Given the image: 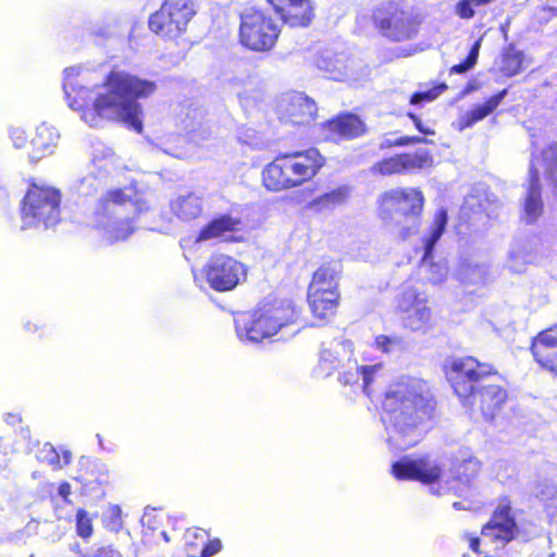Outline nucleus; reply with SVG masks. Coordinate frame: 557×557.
Instances as JSON below:
<instances>
[{"instance_id":"nucleus-1","label":"nucleus","mask_w":557,"mask_h":557,"mask_svg":"<svg viewBox=\"0 0 557 557\" xmlns=\"http://www.w3.org/2000/svg\"><path fill=\"white\" fill-rule=\"evenodd\" d=\"M102 86L106 92L94 97L90 88L83 86L67 88L64 85L69 106L81 112L82 119L91 126H96L103 119L116 116L128 128L141 134L143 112L137 100L154 94L157 84L114 66L103 78Z\"/></svg>"},{"instance_id":"nucleus-2","label":"nucleus","mask_w":557,"mask_h":557,"mask_svg":"<svg viewBox=\"0 0 557 557\" xmlns=\"http://www.w3.org/2000/svg\"><path fill=\"white\" fill-rule=\"evenodd\" d=\"M377 366H362V391L372 401L376 413L386 429H393L403 436L413 433L435 416L436 400L424 389L420 380L400 376L376 392L374 383Z\"/></svg>"},{"instance_id":"nucleus-3","label":"nucleus","mask_w":557,"mask_h":557,"mask_svg":"<svg viewBox=\"0 0 557 557\" xmlns=\"http://www.w3.org/2000/svg\"><path fill=\"white\" fill-rule=\"evenodd\" d=\"M424 206L425 197L420 187L392 188L377 197L376 215L401 239H407L418 231Z\"/></svg>"},{"instance_id":"nucleus-4","label":"nucleus","mask_w":557,"mask_h":557,"mask_svg":"<svg viewBox=\"0 0 557 557\" xmlns=\"http://www.w3.org/2000/svg\"><path fill=\"white\" fill-rule=\"evenodd\" d=\"M497 370L495 364L472 355L448 357L442 367L445 380L460 405H471L475 391L497 375Z\"/></svg>"},{"instance_id":"nucleus-5","label":"nucleus","mask_w":557,"mask_h":557,"mask_svg":"<svg viewBox=\"0 0 557 557\" xmlns=\"http://www.w3.org/2000/svg\"><path fill=\"white\" fill-rule=\"evenodd\" d=\"M299 309L286 298H265L252 310L244 324L246 337L255 343L276 335L283 327L297 322Z\"/></svg>"},{"instance_id":"nucleus-6","label":"nucleus","mask_w":557,"mask_h":557,"mask_svg":"<svg viewBox=\"0 0 557 557\" xmlns=\"http://www.w3.org/2000/svg\"><path fill=\"white\" fill-rule=\"evenodd\" d=\"M61 193L58 188L28 180L27 190L20 203V214L25 227L57 225L61 218Z\"/></svg>"},{"instance_id":"nucleus-7","label":"nucleus","mask_w":557,"mask_h":557,"mask_svg":"<svg viewBox=\"0 0 557 557\" xmlns=\"http://www.w3.org/2000/svg\"><path fill=\"white\" fill-rule=\"evenodd\" d=\"M281 35V26L265 9L247 8L239 14L238 41L253 52L271 51Z\"/></svg>"},{"instance_id":"nucleus-8","label":"nucleus","mask_w":557,"mask_h":557,"mask_svg":"<svg viewBox=\"0 0 557 557\" xmlns=\"http://www.w3.org/2000/svg\"><path fill=\"white\" fill-rule=\"evenodd\" d=\"M196 14L191 0H163L148 17L149 30L164 41L182 37Z\"/></svg>"},{"instance_id":"nucleus-9","label":"nucleus","mask_w":557,"mask_h":557,"mask_svg":"<svg viewBox=\"0 0 557 557\" xmlns=\"http://www.w3.org/2000/svg\"><path fill=\"white\" fill-rule=\"evenodd\" d=\"M471 405H461L472 413H480L486 422H493L504 416L511 395L507 379L497 370V375L484 382L473 397Z\"/></svg>"},{"instance_id":"nucleus-10","label":"nucleus","mask_w":557,"mask_h":557,"mask_svg":"<svg viewBox=\"0 0 557 557\" xmlns=\"http://www.w3.org/2000/svg\"><path fill=\"white\" fill-rule=\"evenodd\" d=\"M428 295L414 285L404 284L396 297V313L405 327L411 331L425 329L432 319Z\"/></svg>"},{"instance_id":"nucleus-11","label":"nucleus","mask_w":557,"mask_h":557,"mask_svg":"<svg viewBox=\"0 0 557 557\" xmlns=\"http://www.w3.org/2000/svg\"><path fill=\"white\" fill-rule=\"evenodd\" d=\"M208 285L218 293L235 289L246 277V267L236 258L216 253L209 258L202 269Z\"/></svg>"},{"instance_id":"nucleus-12","label":"nucleus","mask_w":557,"mask_h":557,"mask_svg":"<svg viewBox=\"0 0 557 557\" xmlns=\"http://www.w3.org/2000/svg\"><path fill=\"white\" fill-rule=\"evenodd\" d=\"M290 189L311 182L326 164V157L315 147L283 152Z\"/></svg>"},{"instance_id":"nucleus-13","label":"nucleus","mask_w":557,"mask_h":557,"mask_svg":"<svg viewBox=\"0 0 557 557\" xmlns=\"http://www.w3.org/2000/svg\"><path fill=\"white\" fill-rule=\"evenodd\" d=\"M434 164L429 150L398 152L374 162L370 172L375 176H395L420 173Z\"/></svg>"},{"instance_id":"nucleus-14","label":"nucleus","mask_w":557,"mask_h":557,"mask_svg":"<svg viewBox=\"0 0 557 557\" xmlns=\"http://www.w3.org/2000/svg\"><path fill=\"white\" fill-rule=\"evenodd\" d=\"M320 141L339 144L364 136L368 126L364 120L349 111H342L319 124Z\"/></svg>"},{"instance_id":"nucleus-15","label":"nucleus","mask_w":557,"mask_h":557,"mask_svg":"<svg viewBox=\"0 0 557 557\" xmlns=\"http://www.w3.org/2000/svg\"><path fill=\"white\" fill-rule=\"evenodd\" d=\"M520 533L512 500L508 495L500 496L488 521L481 529L482 535L491 536L503 545L516 540Z\"/></svg>"},{"instance_id":"nucleus-16","label":"nucleus","mask_w":557,"mask_h":557,"mask_svg":"<svg viewBox=\"0 0 557 557\" xmlns=\"http://www.w3.org/2000/svg\"><path fill=\"white\" fill-rule=\"evenodd\" d=\"M391 473L398 481H418L429 485L440 481L443 469L424 455L417 459L403 458L393 462Z\"/></svg>"},{"instance_id":"nucleus-17","label":"nucleus","mask_w":557,"mask_h":557,"mask_svg":"<svg viewBox=\"0 0 557 557\" xmlns=\"http://www.w3.org/2000/svg\"><path fill=\"white\" fill-rule=\"evenodd\" d=\"M267 2L280 20L289 27H308L314 18V7L311 0H267Z\"/></svg>"},{"instance_id":"nucleus-18","label":"nucleus","mask_w":557,"mask_h":557,"mask_svg":"<svg viewBox=\"0 0 557 557\" xmlns=\"http://www.w3.org/2000/svg\"><path fill=\"white\" fill-rule=\"evenodd\" d=\"M242 227L243 222L239 218L228 213L219 214L199 230L196 240L221 239L224 243H240L244 240V237L238 234Z\"/></svg>"},{"instance_id":"nucleus-19","label":"nucleus","mask_w":557,"mask_h":557,"mask_svg":"<svg viewBox=\"0 0 557 557\" xmlns=\"http://www.w3.org/2000/svg\"><path fill=\"white\" fill-rule=\"evenodd\" d=\"M530 351L542 369L557 377V323L539 332L531 339Z\"/></svg>"},{"instance_id":"nucleus-20","label":"nucleus","mask_w":557,"mask_h":557,"mask_svg":"<svg viewBox=\"0 0 557 557\" xmlns=\"http://www.w3.org/2000/svg\"><path fill=\"white\" fill-rule=\"evenodd\" d=\"M318 117L317 103L301 94L292 96L280 109L278 120L294 126H308Z\"/></svg>"},{"instance_id":"nucleus-21","label":"nucleus","mask_w":557,"mask_h":557,"mask_svg":"<svg viewBox=\"0 0 557 557\" xmlns=\"http://www.w3.org/2000/svg\"><path fill=\"white\" fill-rule=\"evenodd\" d=\"M373 22L375 28L392 41H400L408 37L405 13L392 3L376 8L373 12Z\"/></svg>"},{"instance_id":"nucleus-22","label":"nucleus","mask_w":557,"mask_h":557,"mask_svg":"<svg viewBox=\"0 0 557 557\" xmlns=\"http://www.w3.org/2000/svg\"><path fill=\"white\" fill-rule=\"evenodd\" d=\"M343 275V267L338 260L323 261L312 273L307 287V294L313 293H341L339 282Z\"/></svg>"},{"instance_id":"nucleus-23","label":"nucleus","mask_w":557,"mask_h":557,"mask_svg":"<svg viewBox=\"0 0 557 557\" xmlns=\"http://www.w3.org/2000/svg\"><path fill=\"white\" fill-rule=\"evenodd\" d=\"M306 300L312 319L318 325H327L336 317L341 301V293L306 294Z\"/></svg>"},{"instance_id":"nucleus-24","label":"nucleus","mask_w":557,"mask_h":557,"mask_svg":"<svg viewBox=\"0 0 557 557\" xmlns=\"http://www.w3.org/2000/svg\"><path fill=\"white\" fill-rule=\"evenodd\" d=\"M185 552L188 557H212L222 550L219 537H210L207 530L198 527L185 532Z\"/></svg>"},{"instance_id":"nucleus-25","label":"nucleus","mask_w":557,"mask_h":557,"mask_svg":"<svg viewBox=\"0 0 557 557\" xmlns=\"http://www.w3.org/2000/svg\"><path fill=\"white\" fill-rule=\"evenodd\" d=\"M84 492H97L110 483L109 470L97 460L82 458L74 478Z\"/></svg>"},{"instance_id":"nucleus-26","label":"nucleus","mask_w":557,"mask_h":557,"mask_svg":"<svg viewBox=\"0 0 557 557\" xmlns=\"http://www.w3.org/2000/svg\"><path fill=\"white\" fill-rule=\"evenodd\" d=\"M507 94L508 89L504 88L486 98L484 102L475 104L472 109L460 115L456 124L457 129L462 132L487 117L498 108Z\"/></svg>"},{"instance_id":"nucleus-27","label":"nucleus","mask_w":557,"mask_h":557,"mask_svg":"<svg viewBox=\"0 0 557 557\" xmlns=\"http://www.w3.org/2000/svg\"><path fill=\"white\" fill-rule=\"evenodd\" d=\"M58 135L54 129L46 124L37 126L29 134V147L27 156L30 161H38L50 154L57 145Z\"/></svg>"},{"instance_id":"nucleus-28","label":"nucleus","mask_w":557,"mask_h":557,"mask_svg":"<svg viewBox=\"0 0 557 557\" xmlns=\"http://www.w3.org/2000/svg\"><path fill=\"white\" fill-rule=\"evenodd\" d=\"M261 180L263 187L269 191L280 193L290 189L283 153L265 164L261 172Z\"/></svg>"},{"instance_id":"nucleus-29","label":"nucleus","mask_w":557,"mask_h":557,"mask_svg":"<svg viewBox=\"0 0 557 557\" xmlns=\"http://www.w3.org/2000/svg\"><path fill=\"white\" fill-rule=\"evenodd\" d=\"M127 205H135L133 197L127 194V188L110 189L97 201L95 214L100 219L112 218L120 208Z\"/></svg>"},{"instance_id":"nucleus-30","label":"nucleus","mask_w":557,"mask_h":557,"mask_svg":"<svg viewBox=\"0 0 557 557\" xmlns=\"http://www.w3.org/2000/svg\"><path fill=\"white\" fill-rule=\"evenodd\" d=\"M523 52L508 45L500 54L498 71L504 77L516 76L523 70Z\"/></svg>"},{"instance_id":"nucleus-31","label":"nucleus","mask_w":557,"mask_h":557,"mask_svg":"<svg viewBox=\"0 0 557 557\" xmlns=\"http://www.w3.org/2000/svg\"><path fill=\"white\" fill-rule=\"evenodd\" d=\"M174 214L182 221L189 222L202 213L200 199L194 195L180 197L172 206Z\"/></svg>"},{"instance_id":"nucleus-32","label":"nucleus","mask_w":557,"mask_h":557,"mask_svg":"<svg viewBox=\"0 0 557 557\" xmlns=\"http://www.w3.org/2000/svg\"><path fill=\"white\" fill-rule=\"evenodd\" d=\"M482 470V462L475 457L458 460L453 466L454 480L469 485L475 480Z\"/></svg>"},{"instance_id":"nucleus-33","label":"nucleus","mask_w":557,"mask_h":557,"mask_svg":"<svg viewBox=\"0 0 557 557\" xmlns=\"http://www.w3.org/2000/svg\"><path fill=\"white\" fill-rule=\"evenodd\" d=\"M448 216L447 212L444 209H440L435 212L432 223V230L430 234L423 239V260L430 258L432 256L435 244L442 237L446 230Z\"/></svg>"},{"instance_id":"nucleus-34","label":"nucleus","mask_w":557,"mask_h":557,"mask_svg":"<svg viewBox=\"0 0 557 557\" xmlns=\"http://www.w3.org/2000/svg\"><path fill=\"white\" fill-rule=\"evenodd\" d=\"M348 195L349 188L346 186H339L314 198L311 206L320 209L335 207L345 202Z\"/></svg>"},{"instance_id":"nucleus-35","label":"nucleus","mask_w":557,"mask_h":557,"mask_svg":"<svg viewBox=\"0 0 557 557\" xmlns=\"http://www.w3.org/2000/svg\"><path fill=\"white\" fill-rule=\"evenodd\" d=\"M103 527L111 532H119L123 528L122 509L119 505H109L102 515Z\"/></svg>"},{"instance_id":"nucleus-36","label":"nucleus","mask_w":557,"mask_h":557,"mask_svg":"<svg viewBox=\"0 0 557 557\" xmlns=\"http://www.w3.org/2000/svg\"><path fill=\"white\" fill-rule=\"evenodd\" d=\"M448 89L446 83H437L432 88L424 91H416L410 96L409 103L412 106L423 102H432Z\"/></svg>"},{"instance_id":"nucleus-37","label":"nucleus","mask_w":557,"mask_h":557,"mask_svg":"<svg viewBox=\"0 0 557 557\" xmlns=\"http://www.w3.org/2000/svg\"><path fill=\"white\" fill-rule=\"evenodd\" d=\"M524 213L528 222L532 223L543 213V202L541 193H527L524 201Z\"/></svg>"},{"instance_id":"nucleus-38","label":"nucleus","mask_w":557,"mask_h":557,"mask_svg":"<svg viewBox=\"0 0 557 557\" xmlns=\"http://www.w3.org/2000/svg\"><path fill=\"white\" fill-rule=\"evenodd\" d=\"M339 364L341 360L336 356L330 350H323L317 364V372L320 375L329 376L338 369Z\"/></svg>"},{"instance_id":"nucleus-39","label":"nucleus","mask_w":557,"mask_h":557,"mask_svg":"<svg viewBox=\"0 0 557 557\" xmlns=\"http://www.w3.org/2000/svg\"><path fill=\"white\" fill-rule=\"evenodd\" d=\"M480 41H475L463 61L450 66L449 74H463L470 71L478 62Z\"/></svg>"},{"instance_id":"nucleus-40","label":"nucleus","mask_w":557,"mask_h":557,"mask_svg":"<svg viewBox=\"0 0 557 557\" xmlns=\"http://www.w3.org/2000/svg\"><path fill=\"white\" fill-rule=\"evenodd\" d=\"M46 461L54 470H60L71 463L72 454L67 449L62 450L60 454L54 447L50 446L47 449Z\"/></svg>"},{"instance_id":"nucleus-41","label":"nucleus","mask_w":557,"mask_h":557,"mask_svg":"<svg viewBox=\"0 0 557 557\" xmlns=\"http://www.w3.org/2000/svg\"><path fill=\"white\" fill-rule=\"evenodd\" d=\"M76 533L83 539H89L94 533L92 519L88 511L84 508H78L76 511Z\"/></svg>"},{"instance_id":"nucleus-42","label":"nucleus","mask_w":557,"mask_h":557,"mask_svg":"<svg viewBox=\"0 0 557 557\" xmlns=\"http://www.w3.org/2000/svg\"><path fill=\"white\" fill-rule=\"evenodd\" d=\"M134 232L133 220L125 219L110 225L109 233L113 240H124Z\"/></svg>"},{"instance_id":"nucleus-43","label":"nucleus","mask_w":557,"mask_h":557,"mask_svg":"<svg viewBox=\"0 0 557 557\" xmlns=\"http://www.w3.org/2000/svg\"><path fill=\"white\" fill-rule=\"evenodd\" d=\"M10 138L13 143V146L17 149H26L28 151L29 147V134H27L24 129L16 127L11 129Z\"/></svg>"},{"instance_id":"nucleus-44","label":"nucleus","mask_w":557,"mask_h":557,"mask_svg":"<svg viewBox=\"0 0 557 557\" xmlns=\"http://www.w3.org/2000/svg\"><path fill=\"white\" fill-rule=\"evenodd\" d=\"M528 193H541L540 171L533 162L529 166Z\"/></svg>"},{"instance_id":"nucleus-45","label":"nucleus","mask_w":557,"mask_h":557,"mask_svg":"<svg viewBox=\"0 0 557 557\" xmlns=\"http://www.w3.org/2000/svg\"><path fill=\"white\" fill-rule=\"evenodd\" d=\"M79 557H120L112 546H100L90 552L81 553Z\"/></svg>"},{"instance_id":"nucleus-46","label":"nucleus","mask_w":557,"mask_h":557,"mask_svg":"<svg viewBox=\"0 0 557 557\" xmlns=\"http://www.w3.org/2000/svg\"><path fill=\"white\" fill-rule=\"evenodd\" d=\"M428 140L420 136H401L395 139L393 143L386 145V147H406L410 145L426 144Z\"/></svg>"},{"instance_id":"nucleus-47","label":"nucleus","mask_w":557,"mask_h":557,"mask_svg":"<svg viewBox=\"0 0 557 557\" xmlns=\"http://www.w3.org/2000/svg\"><path fill=\"white\" fill-rule=\"evenodd\" d=\"M10 462L9 446L5 441L0 437V475L8 469Z\"/></svg>"},{"instance_id":"nucleus-48","label":"nucleus","mask_w":557,"mask_h":557,"mask_svg":"<svg viewBox=\"0 0 557 557\" xmlns=\"http://www.w3.org/2000/svg\"><path fill=\"white\" fill-rule=\"evenodd\" d=\"M407 116L413 122L416 128L423 135H434L435 132L432 128L425 127L421 121V119L414 114L409 112Z\"/></svg>"},{"instance_id":"nucleus-49","label":"nucleus","mask_w":557,"mask_h":557,"mask_svg":"<svg viewBox=\"0 0 557 557\" xmlns=\"http://www.w3.org/2000/svg\"><path fill=\"white\" fill-rule=\"evenodd\" d=\"M357 367L355 372H345L343 376L339 377V381L343 383V385H352L358 382L359 375H362V373L359 372V369L361 368Z\"/></svg>"},{"instance_id":"nucleus-50","label":"nucleus","mask_w":557,"mask_h":557,"mask_svg":"<svg viewBox=\"0 0 557 557\" xmlns=\"http://www.w3.org/2000/svg\"><path fill=\"white\" fill-rule=\"evenodd\" d=\"M58 494L62 497L63 502L70 504V496L72 494L71 484L66 481H63L59 484Z\"/></svg>"},{"instance_id":"nucleus-51","label":"nucleus","mask_w":557,"mask_h":557,"mask_svg":"<svg viewBox=\"0 0 557 557\" xmlns=\"http://www.w3.org/2000/svg\"><path fill=\"white\" fill-rule=\"evenodd\" d=\"M376 346L384 352L389 350L392 339L386 335H379L375 338Z\"/></svg>"},{"instance_id":"nucleus-52","label":"nucleus","mask_w":557,"mask_h":557,"mask_svg":"<svg viewBox=\"0 0 557 557\" xmlns=\"http://www.w3.org/2000/svg\"><path fill=\"white\" fill-rule=\"evenodd\" d=\"M481 541L478 536L469 537V547L478 555H482L483 552L480 549Z\"/></svg>"},{"instance_id":"nucleus-53","label":"nucleus","mask_w":557,"mask_h":557,"mask_svg":"<svg viewBox=\"0 0 557 557\" xmlns=\"http://www.w3.org/2000/svg\"><path fill=\"white\" fill-rule=\"evenodd\" d=\"M25 327L30 333H35L40 329V326L35 322H27Z\"/></svg>"},{"instance_id":"nucleus-54","label":"nucleus","mask_w":557,"mask_h":557,"mask_svg":"<svg viewBox=\"0 0 557 557\" xmlns=\"http://www.w3.org/2000/svg\"><path fill=\"white\" fill-rule=\"evenodd\" d=\"M473 88H474L473 86L468 85V86L465 88V90L462 91V96H465V95L469 94L470 91H472V90H473Z\"/></svg>"},{"instance_id":"nucleus-55","label":"nucleus","mask_w":557,"mask_h":557,"mask_svg":"<svg viewBox=\"0 0 557 557\" xmlns=\"http://www.w3.org/2000/svg\"><path fill=\"white\" fill-rule=\"evenodd\" d=\"M414 445H416V442H412V443H409L408 445H406V447L408 448V447H412Z\"/></svg>"},{"instance_id":"nucleus-56","label":"nucleus","mask_w":557,"mask_h":557,"mask_svg":"<svg viewBox=\"0 0 557 557\" xmlns=\"http://www.w3.org/2000/svg\"><path fill=\"white\" fill-rule=\"evenodd\" d=\"M484 557H493V556L485 555Z\"/></svg>"}]
</instances>
